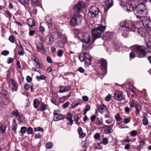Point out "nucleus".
Segmentation results:
<instances>
[{
  "label": "nucleus",
  "instance_id": "f257e3e1",
  "mask_svg": "<svg viewBox=\"0 0 151 151\" xmlns=\"http://www.w3.org/2000/svg\"><path fill=\"white\" fill-rule=\"evenodd\" d=\"M139 34L145 37L146 45L148 48H151V34H149L147 28H140L137 30Z\"/></svg>",
  "mask_w": 151,
  "mask_h": 151
},
{
  "label": "nucleus",
  "instance_id": "f03ea898",
  "mask_svg": "<svg viewBox=\"0 0 151 151\" xmlns=\"http://www.w3.org/2000/svg\"><path fill=\"white\" fill-rule=\"evenodd\" d=\"M106 27L105 26L99 24L95 25L94 29L92 30L93 42L96 39L101 37V34L104 32Z\"/></svg>",
  "mask_w": 151,
  "mask_h": 151
},
{
  "label": "nucleus",
  "instance_id": "7ed1b4c3",
  "mask_svg": "<svg viewBox=\"0 0 151 151\" xmlns=\"http://www.w3.org/2000/svg\"><path fill=\"white\" fill-rule=\"evenodd\" d=\"M120 25L122 29L124 31L129 30L135 32L136 29L134 25L132 23L131 21L129 20L121 22Z\"/></svg>",
  "mask_w": 151,
  "mask_h": 151
},
{
  "label": "nucleus",
  "instance_id": "20e7f679",
  "mask_svg": "<svg viewBox=\"0 0 151 151\" xmlns=\"http://www.w3.org/2000/svg\"><path fill=\"white\" fill-rule=\"evenodd\" d=\"M132 47V49H134V50L137 51V53L140 56H144L146 55L147 52L151 51V50H150V49H151V48H148L149 50H147L146 48L142 46H133Z\"/></svg>",
  "mask_w": 151,
  "mask_h": 151
},
{
  "label": "nucleus",
  "instance_id": "39448f33",
  "mask_svg": "<svg viewBox=\"0 0 151 151\" xmlns=\"http://www.w3.org/2000/svg\"><path fill=\"white\" fill-rule=\"evenodd\" d=\"M142 25L145 27L147 28L149 34H151V21L147 17H143L140 19Z\"/></svg>",
  "mask_w": 151,
  "mask_h": 151
},
{
  "label": "nucleus",
  "instance_id": "423d86ee",
  "mask_svg": "<svg viewBox=\"0 0 151 151\" xmlns=\"http://www.w3.org/2000/svg\"><path fill=\"white\" fill-rule=\"evenodd\" d=\"M78 36L82 42L89 43L91 42V37L88 33H80L78 34Z\"/></svg>",
  "mask_w": 151,
  "mask_h": 151
},
{
  "label": "nucleus",
  "instance_id": "0eeeda50",
  "mask_svg": "<svg viewBox=\"0 0 151 151\" xmlns=\"http://www.w3.org/2000/svg\"><path fill=\"white\" fill-rule=\"evenodd\" d=\"M82 19V17L79 13H75V16L71 19L70 24L73 26L76 25L81 22Z\"/></svg>",
  "mask_w": 151,
  "mask_h": 151
},
{
  "label": "nucleus",
  "instance_id": "6e6552de",
  "mask_svg": "<svg viewBox=\"0 0 151 151\" xmlns=\"http://www.w3.org/2000/svg\"><path fill=\"white\" fill-rule=\"evenodd\" d=\"M101 14L98 8L95 6H91L89 10L88 14L93 18H97Z\"/></svg>",
  "mask_w": 151,
  "mask_h": 151
},
{
  "label": "nucleus",
  "instance_id": "1a4fd4ad",
  "mask_svg": "<svg viewBox=\"0 0 151 151\" xmlns=\"http://www.w3.org/2000/svg\"><path fill=\"white\" fill-rule=\"evenodd\" d=\"M134 12L136 17L137 19H141L147 14V10H141L136 9H134Z\"/></svg>",
  "mask_w": 151,
  "mask_h": 151
},
{
  "label": "nucleus",
  "instance_id": "9d476101",
  "mask_svg": "<svg viewBox=\"0 0 151 151\" xmlns=\"http://www.w3.org/2000/svg\"><path fill=\"white\" fill-rule=\"evenodd\" d=\"M85 3L82 1L78 2L74 8L75 13H78L81 9L85 6Z\"/></svg>",
  "mask_w": 151,
  "mask_h": 151
},
{
  "label": "nucleus",
  "instance_id": "9b49d317",
  "mask_svg": "<svg viewBox=\"0 0 151 151\" xmlns=\"http://www.w3.org/2000/svg\"><path fill=\"white\" fill-rule=\"evenodd\" d=\"M114 98L115 99L120 101L122 104L125 102V100L122 96V92L119 91H116L114 93Z\"/></svg>",
  "mask_w": 151,
  "mask_h": 151
},
{
  "label": "nucleus",
  "instance_id": "f8f14e48",
  "mask_svg": "<svg viewBox=\"0 0 151 151\" xmlns=\"http://www.w3.org/2000/svg\"><path fill=\"white\" fill-rule=\"evenodd\" d=\"M59 35L58 33L57 32L50 33L48 35L49 38V44H51L55 40L58 38Z\"/></svg>",
  "mask_w": 151,
  "mask_h": 151
},
{
  "label": "nucleus",
  "instance_id": "ddd939ff",
  "mask_svg": "<svg viewBox=\"0 0 151 151\" xmlns=\"http://www.w3.org/2000/svg\"><path fill=\"white\" fill-rule=\"evenodd\" d=\"M99 63L101 64L100 68L101 70H105V73H107V63L106 60L101 59Z\"/></svg>",
  "mask_w": 151,
  "mask_h": 151
},
{
  "label": "nucleus",
  "instance_id": "4468645a",
  "mask_svg": "<svg viewBox=\"0 0 151 151\" xmlns=\"http://www.w3.org/2000/svg\"><path fill=\"white\" fill-rule=\"evenodd\" d=\"M114 122H115L114 121L113 124L111 125L108 126L105 125V128L104 130V132L105 134H109L112 133L113 132V129H112V127L114 124Z\"/></svg>",
  "mask_w": 151,
  "mask_h": 151
},
{
  "label": "nucleus",
  "instance_id": "2eb2a0df",
  "mask_svg": "<svg viewBox=\"0 0 151 151\" xmlns=\"http://www.w3.org/2000/svg\"><path fill=\"white\" fill-rule=\"evenodd\" d=\"M123 9L128 12L134 11L133 6L132 4L127 3L123 6Z\"/></svg>",
  "mask_w": 151,
  "mask_h": 151
},
{
  "label": "nucleus",
  "instance_id": "dca6fc26",
  "mask_svg": "<svg viewBox=\"0 0 151 151\" xmlns=\"http://www.w3.org/2000/svg\"><path fill=\"white\" fill-rule=\"evenodd\" d=\"M60 88L59 91V92L60 93H63L65 92H67L70 91L71 89V87L70 86H60Z\"/></svg>",
  "mask_w": 151,
  "mask_h": 151
},
{
  "label": "nucleus",
  "instance_id": "f3484780",
  "mask_svg": "<svg viewBox=\"0 0 151 151\" xmlns=\"http://www.w3.org/2000/svg\"><path fill=\"white\" fill-rule=\"evenodd\" d=\"M105 11H107L112 5V0H108L105 2Z\"/></svg>",
  "mask_w": 151,
  "mask_h": 151
},
{
  "label": "nucleus",
  "instance_id": "a211bd4d",
  "mask_svg": "<svg viewBox=\"0 0 151 151\" xmlns=\"http://www.w3.org/2000/svg\"><path fill=\"white\" fill-rule=\"evenodd\" d=\"M65 117V116L63 114H58L57 116H54L53 120L55 121H57L63 119Z\"/></svg>",
  "mask_w": 151,
  "mask_h": 151
},
{
  "label": "nucleus",
  "instance_id": "6ab92c4d",
  "mask_svg": "<svg viewBox=\"0 0 151 151\" xmlns=\"http://www.w3.org/2000/svg\"><path fill=\"white\" fill-rule=\"evenodd\" d=\"M77 132L80 136L79 137L80 138H83L85 137V134L83 132L82 129L81 127H79L78 128Z\"/></svg>",
  "mask_w": 151,
  "mask_h": 151
},
{
  "label": "nucleus",
  "instance_id": "aec40b11",
  "mask_svg": "<svg viewBox=\"0 0 151 151\" xmlns=\"http://www.w3.org/2000/svg\"><path fill=\"white\" fill-rule=\"evenodd\" d=\"M67 119L70 122V124L71 125L73 122V121L72 120V115L70 113H68L66 115Z\"/></svg>",
  "mask_w": 151,
  "mask_h": 151
},
{
  "label": "nucleus",
  "instance_id": "412c9836",
  "mask_svg": "<svg viewBox=\"0 0 151 151\" xmlns=\"http://www.w3.org/2000/svg\"><path fill=\"white\" fill-rule=\"evenodd\" d=\"M134 9L141 10H147L145 5L142 3L138 4Z\"/></svg>",
  "mask_w": 151,
  "mask_h": 151
},
{
  "label": "nucleus",
  "instance_id": "4be33fe9",
  "mask_svg": "<svg viewBox=\"0 0 151 151\" xmlns=\"http://www.w3.org/2000/svg\"><path fill=\"white\" fill-rule=\"evenodd\" d=\"M136 109V116L139 115L141 110V106L139 104L135 107Z\"/></svg>",
  "mask_w": 151,
  "mask_h": 151
},
{
  "label": "nucleus",
  "instance_id": "5701e85b",
  "mask_svg": "<svg viewBox=\"0 0 151 151\" xmlns=\"http://www.w3.org/2000/svg\"><path fill=\"white\" fill-rule=\"evenodd\" d=\"M71 92L66 96H63L61 98H60L59 99V101L60 102H62L68 99L69 97L70 96Z\"/></svg>",
  "mask_w": 151,
  "mask_h": 151
},
{
  "label": "nucleus",
  "instance_id": "b1692460",
  "mask_svg": "<svg viewBox=\"0 0 151 151\" xmlns=\"http://www.w3.org/2000/svg\"><path fill=\"white\" fill-rule=\"evenodd\" d=\"M17 127L18 125L17 124L16 122L14 120L12 124V130L14 133H16V130Z\"/></svg>",
  "mask_w": 151,
  "mask_h": 151
},
{
  "label": "nucleus",
  "instance_id": "393cba45",
  "mask_svg": "<svg viewBox=\"0 0 151 151\" xmlns=\"http://www.w3.org/2000/svg\"><path fill=\"white\" fill-rule=\"evenodd\" d=\"M47 106L44 104V103H42L40 106V109L38 110H40L41 111H43L44 110H46L47 108Z\"/></svg>",
  "mask_w": 151,
  "mask_h": 151
},
{
  "label": "nucleus",
  "instance_id": "a878e982",
  "mask_svg": "<svg viewBox=\"0 0 151 151\" xmlns=\"http://www.w3.org/2000/svg\"><path fill=\"white\" fill-rule=\"evenodd\" d=\"M36 46L37 48L41 51H43L44 50V46L40 42H38L36 44Z\"/></svg>",
  "mask_w": 151,
  "mask_h": 151
},
{
  "label": "nucleus",
  "instance_id": "bb28decb",
  "mask_svg": "<svg viewBox=\"0 0 151 151\" xmlns=\"http://www.w3.org/2000/svg\"><path fill=\"white\" fill-rule=\"evenodd\" d=\"M138 103L135 101L132 100L130 101L129 104L130 108L135 107Z\"/></svg>",
  "mask_w": 151,
  "mask_h": 151
},
{
  "label": "nucleus",
  "instance_id": "cd10ccee",
  "mask_svg": "<svg viewBox=\"0 0 151 151\" xmlns=\"http://www.w3.org/2000/svg\"><path fill=\"white\" fill-rule=\"evenodd\" d=\"M11 82L13 86L12 89L14 91H16L18 89V85L15 81L13 80H11Z\"/></svg>",
  "mask_w": 151,
  "mask_h": 151
},
{
  "label": "nucleus",
  "instance_id": "c85d7f7f",
  "mask_svg": "<svg viewBox=\"0 0 151 151\" xmlns=\"http://www.w3.org/2000/svg\"><path fill=\"white\" fill-rule=\"evenodd\" d=\"M55 46L58 47L62 48L64 47V44L62 41H60L56 43Z\"/></svg>",
  "mask_w": 151,
  "mask_h": 151
},
{
  "label": "nucleus",
  "instance_id": "c756f323",
  "mask_svg": "<svg viewBox=\"0 0 151 151\" xmlns=\"http://www.w3.org/2000/svg\"><path fill=\"white\" fill-rule=\"evenodd\" d=\"M12 115L16 117H19L20 116L19 115V113L18 110L17 109H15L12 112Z\"/></svg>",
  "mask_w": 151,
  "mask_h": 151
},
{
  "label": "nucleus",
  "instance_id": "7c9ffc66",
  "mask_svg": "<svg viewBox=\"0 0 151 151\" xmlns=\"http://www.w3.org/2000/svg\"><path fill=\"white\" fill-rule=\"evenodd\" d=\"M27 23L28 25L31 27H33L35 25L34 21L32 19H29L28 20Z\"/></svg>",
  "mask_w": 151,
  "mask_h": 151
},
{
  "label": "nucleus",
  "instance_id": "2f4dec72",
  "mask_svg": "<svg viewBox=\"0 0 151 151\" xmlns=\"http://www.w3.org/2000/svg\"><path fill=\"white\" fill-rule=\"evenodd\" d=\"M6 128V127L5 126L3 125L1 123H0V129L2 133H4L5 132Z\"/></svg>",
  "mask_w": 151,
  "mask_h": 151
},
{
  "label": "nucleus",
  "instance_id": "473e14b6",
  "mask_svg": "<svg viewBox=\"0 0 151 151\" xmlns=\"http://www.w3.org/2000/svg\"><path fill=\"white\" fill-rule=\"evenodd\" d=\"M91 58L89 57L85 58L84 61L85 63L87 65H90L91 64Z\"/></svg>",
  "mask_w": 151,
  "mask_h": 151
},
{
  "label": "nucleus",
  "instance_id": "72a5a7b5",
  "mask_svg": "<svg viewBox=\"0 0 151 151\" xmlns=\"http://www.w3.org/2000/svg\"><path fill=\"white\" fill-rule=\"evenodd\" d=\"M98 109L99 110L101 111L106 110V107L104 104H102L97 106Z\"/></svg>",
  "mask_w": 151,
  "mask_h": 151
},
{
  "label": "nucleus",
  "instance_id": "f704fd0d",
  "mask_svg": "<svg viewBox=\"0 0 151 151\" xmlns=\"http://www.w3.org/2000/svg\"><path fill=\"white\" fill-rule=\"evenodd\" d=\"M39 104V101L38 100L35 99L34 100L33 105L35 108H37L38 107Z\"/></svg>",
  "mask_w": 151,
  "mask_h": 151
},
{
  "label": "nucleus",
  "instance_id": "c9c22d12",
  "mask_svg": "<svg viewBox=\"0 0 151 151\" xmlns=\"http://www.w3.org/2000/svg\"><path fill=\"white\" fill-rule=\"evenodd\" d=\"M131 118L129 117L125 118L123 119V123L125 124L129 123L130 121Z\"/></svg>",
  "mask_w": 151,
  "mask_h": 151
},
{
  "label": "nucleus",
  "instance_id": "e433bc0d",
  "mask_svg": "<svg viewBox=\"0 0 151 151\" xmlns=\"http://www.w3.org/2000/svg\"><path fill=\"white\" fill-rule=\"evenodd\" d=\"M74 119L75 123L78 125H79L80 124V122H79L80 119V118L77 116H75L74 117Z\"/></svg>",
  "mask_w": 151,
  "mask_h": 151
},
{
  "label": "nucleus",
  "instance_id": "4c0bfd02",
  "mask_svg": "<svg viewBox=\"0 0 151 151\" xmlns=\"http://www.w3.org/2000/svg\"><path fill=\"white\" fill-rule=\"evenodd\" d=\"M90 106L89 105H86L85 106V108L84 109V112L83 113V114L84 115H85L87 113V112L89 111L90 110Z\"/></svg>",
  "mask_w": 151,
  "mask_h": 151
},
{
  "label": "nucleus",
  "instance_id": "58836bf2",
  "mask_svg": "<svg viewBox=\"0 0 151 151\" xmlns=\"http://www.w3.org/2000/svg\"><path fill=\"white\" fill-rule=\"evenodd\" d=\"M27 130V127H22L21 128L20 131L21 132L22 135H23L25 133Z\"/></svg>",
  "mask_w": 151,
  "mask_h": 151
},
{
  "label": "nucleus",
  "instance_id": "ea45409f",
  "mask_svg": "<svg viewBox=\"0 0 151 151\" xmlns=\"http://www.w3.org/2000/svg\"><path fill=\"white\" fill-rule=\"evenodd\" d=\"M27 131L28 134H32L34 133L33 129L31 127H29L27 129Z\"/></svg>",
  "mask_w": 151,
  "mask_h": 151
},
{
  "label": "nucleus",
  "instance_id": "a19ab883",
  "mask_svg": "<svg viewBox=\"0 0 151 151\" xmlns=\"http://www.w3.org/2000/svg\"><path fill=\"white\" fill-rule=\"evenodd\" d=\"M37 79L39 81L41 80H45L46 79V77L43 75H41L40 76H37Z\"/></svg>",
  "mask_w": 151,
  "mask_h": 151
},
{
  "label": "nucleus",
  "instance_id": "79ce46f5",
  "mask_svg": "<svg viewBox=\"0 0 151 151\" xmlns=\"http://www.w3.org/2000/svg\"><path fill=\"white\" fill-rule=\"evenodd\" d=\"M114 34L111 32H107L105 36H106L108 38H112Z\"/></svg>",
  "mask_w": 151,
  "mask_h": 151
},
{
  "label": "nucleus",
  "instance_id": "37998d69",
  "mask_svg": "<svg viewBox=\"0 0 151 151\" xmlns=\"http://www.w3.org/2000/svg\"><path fill=\"white\" fill-rule=\"evenodd\" d=\"M115 118L117 121H120L122 119L118 113L115 116Z\"/></svg>",
  "mask_w": 151,
  "mask_h": 151
},
{
  "label": "nucleus",
  "instance_id": "c03bdc74",
  "mask_svg": "<svg viewBox=\"0 0 151 151\" xmlns=\"http://www.w3.org/2000/svg\"><path fill=\"white\" fill-rule=\"evenodd\" d=\"M143 124L145 125H146L148 124V121L147 119L144 116L142 120Z\"/></svg>",
  "mask_w": 151,
  "mask_h": 151
},
{
  "label": "nucleus",
  "instance_id": "a18cd8bd",
  "mask_svg": "<svg viewBox=\"0 0 151 151\" xmlns=\"http://www.w3.org/2000/svg\"><path fill=\"white\" fill-rule=\"evenodd\" d=\"M31 1L32 5L35 6H38L39 3L37 0H31Z\"/></svg>",
  "mask_w": 151,
  "mask_h": 151
},
{
  "label": "nucleus",
  "instance_id": "49530a36",
  "mask_svg": "<svg viewBox=\"0 0 151 151\" xmlns=\"http://www.w3.org/2000/svg\"><path fill=\"white\" fill-rule=\"evenodd\" d=\"M45 20L48 24H51L52 20L50 17L49 16L46 17L45 18Z\"/></svg>",
  "mask_w": 151,
  "mask_h": 151
},
{
  "label": "nucleus",
  "instance_id": "de8ad7c7",
  "mask_svg": "<svg viewBox=\"0 0 151 151\" xmlns=\"http://www.w3.org/2000/svg\"><path fill=\"white\" fill-rule=\"evenodd\" d=\"M137 131L133 130L132 131L130 134L131 137H135L137 134Z\"/></svg>",
  "mask_w": 151,
  "mask_h": 151
},
{
  "label": "nucleus",
  "instance_id": "09e8293b",
  "mask_svg": "<svg viewBox=\"0 0 151 151\" xmlns=\"http://www.w3.org/2000/svg\"><path fill=\"white\" fill-rule=\"evenodd\" d=\"M19 2L25 5L26 4H27L29 2V0H17Z\"/></svg>",
  "mask_w": 151,
  "mask_h": 151
},
{
  "label": "nucleus",
  "instance_id": "8fccbe9b",
  "mask_svg": "<svg viewBox=\"0 0 151 151\" xmlns=\"http://www.w3.org/2000/svg\"><path fill=\"white\" fill-rule=\"evenodd\" d=\"M52 146V142H47L46 145V148L49 149L51 148Z\"/></svg>",
  "mask_w": 151,
  "mask_h": 151
},
{
  "label": "nucleus",
  "instance_id": "3c124183",
  "mask_svg": "<svg viewBox=\"0 0 151 151\" xmlns=\"http://www.w3.org/2000/svg\"><path fill=\"white\" fill-rule=\"evenodd\" d=\"M34 130L35 131H41L43 132L44 131V129L40 127H37L34 128Z\"/></svg>",
  "mask_w": 151,
  "mask_h": 151
},
{
  "label": "nucleus",
  "instance_id": "603ef678",
  "mask_svg": "<svg viewBox=\"0 0 151 151\" xmlns=\"http://www.w3.org/2000/svg\"><path fill=\"white\" fill-rule=\"evenodd\" d=\"M69 104V102L68 101L67 102L62 105V107L63 109H65V108L68 107Z\"/></svg>",
  "mask_w": 151,
  "mask_h": 151
},
{
  "label": "nucleus",
  "instance_id": "864d4df0",
  "mask_svg": "<svg viewBox=\"0 0 151 151\" xmlns=\"http://www.w3.org/2000/svg\"><path fill=\"white\" fill-rule=\"evenodd\" d=\"M14 59L10 57L8 58L7 60V63L9 64L12 63L14 61Z\"/></svg>",
  "mask_w": 151,
  "mask_h": 151
},
{
  "label": "nucleus",
  "instance_id": "5fc2aeb1",
  "mask_svg": "<svg viewBox=\"0 0 151 151\" xmlns=\"http://www.w3.org/2000/svg\"><path fill=\"white\" fill-rule=\"evenodd\" d=\"M63 51L62 50H59L57 52V55L59 57H61L62 56Z\"/></svg>",
  "mask_w": 151,
  "mask_h": 151
},
{
  "label": "nucleus",
  "instance_id": "6e6d98bb",
  "mask_svg": "<svg viewBox=\"0 0 151 151\" xmlns=\"http://www.w3.org/2000/svg\"><path fill=\"white\" fill-rule=\"evenodd\" d=\"M33 61H34L35 63H36V66L38 68H39L40 67V63H39L38 60L37 61V60H36L35 58L33 59H32Z\"/></svg>",
  "mask_w": 151,
  "mask_h": 151
},
{
  "label": "nucleus",
  "instance_id": "4d7b16f0",
  "mask_svg": "<svg viewBox=\"0 0 151 151\" xmlns=\"http://www.w3.org/2000/svg\"><path fill=\"white\" fill-rule=\"evenodd\" d=\"M89 56V54L87 52H82L81 54H80L81 57H87Z\"/></svg>",
  "mask_w": 151,
  "mask_h": 151
},
{
  "label": "nucleus",
  "instance_id": "13d9d810",
  "mask_svg": "<svg viewBox=\"0 0 151 151\" xmlns=\"http://www.w3.org/2000/svg\"><path fill=\"white\" fill-rule=\"evenodd\" d=\"M108 142V139L106 138H104L102 140V143L104 145H106Z\"/></svg>",
  "mask_w": 151,
  "mask_h": 151
},
{
  "label": "nucleus",
  "instance_id": "bf43d9fd",
  "mask_svg": "<svg viewBox=\"0 0 151 151\" xmlns=\"http://www.w3.org/2000/svg\"><path fill=\"white\" fill-rule=\"evenodd\" d=\"M1 53L2 55L6 56L9 54V52L7 50H4L1 52Z\"/></svg>",
  "mask_w": 151,
  "mask_h": 151
},
{
  "label": "nucleus",
  "instance_id": "052dcab7",
  "mask_svg": "<svg viewBox=\"0 0 151 151\" xmlns=\"http://www.w3.org/2000/svg\"><path fill=\"white\" fill-rule=\"evenodd\" d=\"M111 95L110 94L107 96L105 99V100L106 101H109L111 100Z\"/></svg>",
  "mask_w": 151,
  "mask_h": 151
},
{
  "label": "nucleus",
  "instance_id": "680f3d73",
  "mask_svg": "<svg viewBox=\"0 0 151 151\" xmlns=\"http://www.w3.org/2000/svg\"><path fill=\"white\" fill-rule=\"evenodd\" d=\"M98 125L99 126H100L101 127V129H104L105 127V125L103 124L102 122H99L98 124Z\"/></svg>",
  "mask_w": 151,
  "mask_h": 151
},
{
  "label": "nucleus",
  "instance_id": "e2e57ef3",
  "mask_svg": "<svg viewBox=\"0 0 151 151\" xmlns=\"http://www.w3.org/2000/svg\"><path fill=\"white\" fill-rule=\"evenodd\" d=\"M39 30L41 32H43L45 31V28L41 25H40L39 27Z\"/></svg>",
  "mask_w": 151,
  "mask_h": 151
},
{
  "label": "nucleus",
  "instance_id": "0e129e2a",
  "mask_svg": "<svg viewBox=\"0 0 151 151\" xmlns=\"http://www.w3.org/2000/svg\"><path fill=\"white\" fill-rule=\"evenodd\" d=\"M100 137V134L98 133H96L94 136V137L96 139H99Z\"/></svg>",
  "mask_w": 151,
  "mask_h": 151
},
{
  "label": "nucleus",
  "instance_id": "69168bd1",
  "mask_svg": "<svg viewBox=\"0 0 151 151\" xmlns=\"http://www.w3.org/2000/svg\"><path fill=\"white\" fill-rule=\"evenodd\" d=\"M39 38L40 40L42 42H45L46 40L45 38L43 37L40 36Z\"/></svg>",
  "mask_w": 151,
  "mask_h": 151
},
{
  "label": "nucleus",
  "instance_id": "338daca9",
  "mask_svg": "<svg viewBox=\"0 0 151 151\" xmlns=\"http://www.w3.org/2000/svg\"><path fill=\"white\" fill-rule=\"evenodd\" d=\"M82 98L83 100L85 101H88V98L87 96H83Z\"/></svg>",
  "mask_w": 151,
  "mask_h": 151
},
{
  "label": "nucleus",
  "instance_id": "774afa93",
  "mask_svg": "<svg viewBox=\"0 0 151 151\" xmlns=\"http://www.w3.org/2000/svg\"><path fill=\"white\" fill-rule=\"evenodd\" d=\"M119 124L122 128H126L124 124L123 123H123L122 122H119Z\"/></svg>",
  "mask_w": 151,
  "mask_h": 151
}]
</instances>
